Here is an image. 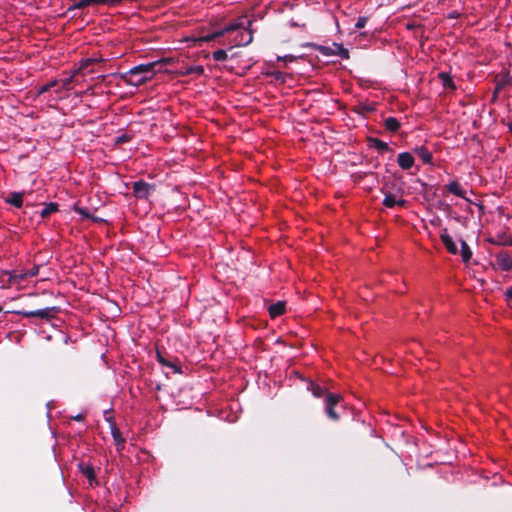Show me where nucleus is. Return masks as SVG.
I'll use <instances>...</instances> for the list:
<instances>
[{
    "instance_id": "nucleus-1",
    "label": "nucleus",
    "mask_w": 512,
    "mask_h": 512,
    "mask_svg": "<svg viewBox=\"0 0 512 512\" xmlns=\"http://www.w3.org/2000/svg\"><path fill=\"white\" fill-rule=\"evenodd\" d=\"M157 64L158 62H150L134 66L126 73L121 74V79L129 85L140 86L152 79Z\"/></svg>"
},
{
    "instance_id": "nucleus-2",
    "label": "nucleus",
    "mask_w": 512,
    "mask_h": 512,
    "mask_svg": "<svg viewBox=\"0 0 512 512\" xmlns=\"http://www.w3.org/2000/svg\"><path fill=\"white\" fill-rule=\"evenodd\" d=\"M318 51L324 56H339L342 59L349 58V51L342 44L333 43L331 46H319Z\"/></svg>"
},
{
    "instance_id": "nucleus-3",
    "label": "nucleus",
    "mask_w": 512,
    "mask_h": 512,
    "mask_svg": "<svg viewBox=\"0 0 512 512\" xmlns=\"http://www.w3.org/2000/svg\"><path fill=\"white\" fill-rule=\"evenodd\" d=\"M342 401L340 394L327 393L325 396V412L332 420H338L339 415L335 412L334 406Z\"/></svg>"
},
{
    "instance_id": "nucleus-4",
    "label": "nucleus",
    "mask_w": 512,
    "mask_h": 512,
    "mask_svg": "<svg viewBox=\"0 0 512 512\" xmlns=\"http://www.w3.org/2000/svg\"><path fill=\"white\" fill-rule=\"evenodd\" d=\"M154 190L155 186L153 184L142 180L136 181L133 184V194L139 199H147Z\"/></svg>"
},
{
    "instance_id": "nucleus-5",
    "label": "nucleus",
    "mask_w": 512,
    "mask_h": 512,
    "mask_svg": "<svg viewBox=\"0 0 512 512\" xmlns=\"http://www.w3.org/2000/svg\"><path fill=\"white\" fill-rule=\"evenodd\" d=\"M56 311V307H46L43 309L38 310H31V311H21L19 314H21L24 317L32 318V317H38L41 319H49L53 316V313Z\"/></svg>"
},
{
    "instance_id": "nucleus-6",
    "label": "nucleus",
    "mask_w": 512,
    "mask_h": 512,
    "mask_svg": "<svg viewBox=\"0 0 512 512\" xmlns=\"http://www.w3.org/2000/svg\"><path fill=\"white\" fill-rule=\"evenodd\" d=\"M80 74L79 70L77 68H75L71 75L66 77V78H63V79H59V85H58V89L56 90V92H61V91H69L72 89V83L74 82H77L79 83L78 81V75Z\"/></svg>"
},
{
    "instance_id": "nucleus-7",
    "label": "nucleus",
    "mask_w": 512,
    "mask_h": 512,
    "mask_svg": "<svg viewBox=\"0 0 512 512\" xmlns=\"http://www.w3.org/2000/svg\"><path fill=\"white\" fill-rule=\"evenodd\" d=\"M108 421L110 422L111 435L113 437L114 444L116 446V450L120 453L125 447L126 440L121 435V432L116 427V424L110 419H108Z\"/></svg>"
},
{
    "instance_id": "nucleus-8",
    "label": "nucleus",
    "mask_w": 512,
    "mask_h": 512,
    "mask_svg": "<svg viewBox=\"0 0 512 512\" xmlns=\"http://www.w3.org/2000/svg\"><path fill=\"white\" fill-rule=\"evenodd\" d=\"M414 162V157L410 152H401L398 154L397 163L402 170L411 169Z\"/></svg>"
},
{
    "instance_id": "nucleus-9",
    "label": "nucleus",
    "mask_w": 512,
    "mask_h": 512,
    "mask_svg": "<svg viewBox=\"0 0 512 512\" xmlns=\"http://www.w3.org/2000/svg\"><path fill=\"white\" fill-rule=\"evenodd\" d=\"M406 204V200L402 196H398L394 193H388L385 195L383 200V205L388 208H393L395 206H404Z\"/></svg>"
},
{
    "instance_id": "nucleus-10",
    "label": "nucleus",
    "mask_w": 512,
    "mask_h": 512,
    "mask_svg": "<svg viewBox=\"0 0 512 512\" xmlns=\"http://www.w3.org/2000/svg\"><path fill=\"white\" fill-rule=\"evenodd\" d=\"M496 263L502 271L512 270V258L507 252H500L496 255Z\"/></svg>"
},
{
    "instance_id": "nucleus-11",
    "label": "nucleus",
    "mask_w": 512,
    "mask_h": 512,
    "mask_svg": "<svg viewBox=\"0 0 512 512\" xmlns=\"http://www.w3.org/2000/svg\"><path fill=\"white\" fill-rule=\"evenodd\" d=\"M14 273H15L14 276H15V280H16V289L17 290L25 289L30 282V279H29L25 269H15Z\"/></svg>"
},
{
    "instance_id": "nucleus-12",
    "label": "nucleus",
    "mask_w": 512,
    "mask_h": 512,
    "mask_svg": "<svg viewBox=\"0 0 512 512\" xmlns=\"http://www.w3.org/2000/svg\"><path fill=\"white\" fill-rule=\"evenodd\" d=\"M177 74L179 76H188L191 74H195L197 76H201L204 74V67L202 65H194V66H187L179 69L177 71Z\"/></svg>"
},
{
    "instance_id": "nucleus-13",
    "label": "nucleus",
    "mask_w": 512,
    "mask_h": 512,
    "mask_svg": "<svg viewBox=\"0 0 512 512\" xmlns=\"http://www.w3.org/2000/svg\"><path fill=\"white\" fill-rule=\"evenodd\" d=\"M440 238H441V241L444 244L445 248L451 254L458 253V248H457L455 242L453 241L452 237L447 234L446 230L443 233H441Z\"/></svg>"
},
{
    "instance_id": "nucleus-14",
    "label": "nucleus",
    "mask_w": 512,
    "mask_h": 512,
    "mask_svg": "<svg viewBox=\"0 0 512 512\" xmlns=\"http://www.w3.org/2000/svg\"><path fill=\"white\" fill-rule=\"evenodd\" d=\"M446 188L450 193L454 194L455 196L465 198L466 190L459 182L451 181L446 185Z\"/></svg>"
},
{
    "instance_id": "nucleus-15",
    "label": "nucleus",
    "mask_w": 512,
    "mask_h": 512,
    "mask_svg": "<svg viewBox=\"0 0 512 512\" xmlns=\"http://www.w3.org/2000/svg\"><path fill=\"white\" fill-rule=\"evenodd\" d=\"M79 468L82 471L83 475L88 479L90 485H93V483H97L96 474L94 468L91 465L80 464Z\"/></svg>"
},
{
    "instance_id": "nucleus-16",
    "label": "nucleus",
    "mask_w": 512,
    "mask_h": 512,
    "mask_svg": "<svg viewBox=\"0 0 512 512\" xmlns=\"http://www.w3.org/2000/svg\"><path fill=\"white\" fill-rule=\"evenodd\" d=\"M369 143H370V147L376 149L380 153H384L386 151L392 152V149L389 147L388 143H386L378 138H370Z\"/></svg>"
},
{
    "instance_id": "nucleus-17",
    "label": "nucleus",
    "mask_w": 512,
    "mask_h": 512,
    "mask_svg": "<svg viewBox=\"0 0 512 512\" xmlns=\"http://www.w3.org/2000/svg\"><path fill=\"white\" fill-rule=\"evenodd\" d=\"M414 152L425 164H432V154L425 146L416 147Z\"/></svg>"
},
{
    "instance_id": "nucleus-18",
    "label": "nucleus",
    "mask_w": 512,
    "mask_h": 512,
    "mask_svg": "<svg viewBox=\"0 0 512 512\" xmlns=\"http://www.w3.org/2000/svg\"><path fill=\"white\" fill-rule=\"evenodd\" d=\"M268 311L271 318H276L282 315L285 312V302L278 301L277 303L270 305Z\"/></svg>"
},
{
    "instance_id": "nucleus-19",
    "label": "nucleus",
    "mask_w": 512,
    "mask_h": 512,
    "mask_svg": "<svg viewBox=\"0 0 512 512\" xmlns=\"http://www.w3.org/2000/svg\"><path fill=\"white\" fill-rule=\"evenodd\" d=\"M6 202L20 208L23 204V194L18 192H12L9 194L8 198L6 199Z\"/></svg>"
},
{
    "instance_id": "nucleus-20",
    "label": "nucleus",
    "mask_w": 512,
    "mask_h": 512,
    "mask_svg": "<svg viewBox=\"0 0 512 512\" xmlns=\"http://www.w3.org/2000/svg\"><path fill=\"white\" fill-rule=\"evenodd\" d=\"M98 61L99 60L97 58H87V59L82 60L80 62V64L77 67V69L79 70L80 73H84L85 71H87L88 73H91V72H93V70L89 69V67L94 65Z\"/></svg>"
},
{
    "instance_id": "nucleus-21",
    "label": "nucleus",
    "mask_w": 512,
    "mask_h": 512,
    "mask_svg": "<svg viewBox=\"0 0 512 512\" xmlns=\"http://www.w3.org/2000/svg\"><path fill=\"white\" fill-rule=\"evenodd\" d=\"M156 357H157V361L162 366L170 368L174 373H180V368L177 365H175L173 362L165 359L164 356L159 351H157Z\"/></svg>"
},
{
    "instance_id": "nucleus-22",
    "label": "nucleus",
    "mask_w": 512,
    "mask_h": 512,
    "mask_svg": "<svg viewBox=\"0 0 512 512\" xmlns=\"http://www.w3.org/2000/svg\"><path fill=\"white\" fill-rule=\"evenodd\" d=\"M239 28H240V24L238 22L230 23L226 27H224L223 29H220V30H217V31L213 32L214 38L215 39L219 38V37L223 36L225 33H228V32H231V31H235V30H237Z\"/></svg>"
},
{
    "instance_id": "nucleus-23",
    "label": "nucleus",
    "mask_w": 512,
    "mask_h": 512,
    "mask_svg": "<svg viewBox=\"0 0 512 512\" xmlns=\"http://www.w3.org/2000/svg\"><path fill=\"white\" fill-rule=\"evenodd\" d=\"M385 128L390 132H396L400 128V122L395 117H388L384 121Z\"/></svg>"
},
{
    "instance_id": "nucleus-24",
    "label": "nucleus",
    "mask_w": 512,
    "mask_h": 512,
    "mask_svg": "<svg viewBox=\"0 0 512 512\" xmlns=\"http://www.w3.org/2000/svg\"><path fill=\"white\" fill-rule=\"evenodd\" d=\"M489 242L496 245L510 246L512 245V238L507 235H498L496 238L489 239Z\"/></svg>"
},
{
    "instance_id": "nucleus-25",
    "label": "nucleus",
    "mask_w": 512,
    "mask_h": 512,
    "mask_svg": "<svg viewBox=\"0 0 512 512\" xmlns=\"http://www.w3.org/2000/svg\"><path fill=\"white\" fill-rule=\"evenodd\" d=\"M461 244V256H462V260L464 262H468L471 257H472V252L470 250V247L469 245L466 243V241L464 240H461L460 242Z\"/></svg>"
},
{
    "instance_id": "nucleus-26",
    "label": "nucleus",
    "mask_w": 512,
    "mask_h": 512,
    "mask_svg": "<svg viewBox=\"0 0 512 512\" xmlns=\"http://www.w3.org/2000/svg\"><path fill=\"white\" fill-rule=\"evenodd\" d=\"M58 210V205L56 203H49L47 204L42 211L40 212L42 217H47L48 215L56 212Z\"/></svg>"
},
{
    "instance_id": "nucleus-27",
    "label": "nucleus",
    "mask_w": 512,
    "mask_h": 512,
    "mask_svg": "<svg viewBox=\"0 0 512 512\" xmlns=\"http://www.w3.org/2000/svg\"><path fill=\"white\" fill-rule=\"evenodd\" d=\"M253 40L252 32H242L241 33V39L237 41V45H248Z\"/></svg>"
},
{
    "instance_id": "nucleus-28",
    "label": "nucleus",
    "mask_w": 512,
    "mask_h": 512,
    "mask_svg": "<svg viewBox=\"0 0 512 512\" xmlns=\"http://www.w3.org/2000/svg\"><path fill=\"white\" fill-rule=\"evenodd\" d=\"M212 57L215 61H225L228 58V54L226 50L218 49L213 52Z\"/></svg>"
},
{
    "instance_id": "nucleus-29",
    "label": "nucleus",
    "mask_w": 512,
    "mask_h": 512,
    "mask_svg": "<svg viewBox=\"0 0 512 512\" xmlns=\"http://www.w3.org/2000/svg\"><path fill=\"white\" fill-rule=\"evenodd\" d=\"M14 270H10L8 276L6 277L7 281L4 282L5 289L16 288V280H15Z\"/></svg>"
},
{
    "instance_id": "nucleus-30",
    "label": "nucleus",
    "mask_w": 512,
    "mask_h": 512,
    "mask_svg": "<svg viewBox=\"0 0 512 512\" xmlns=\"http://www.w3.org/2000/svg\"><path fill=\"white\" fill-rule=\"evenodd\" d=\"M311 391H312V394L317 398L324 396L326 393L325 388H323L319 385H314V384H311Z\"/></svg>"
},
{
    "instance_id": "nucleus-31",
    "label": "nucleus",
    "mask_w": 512,
    "mask_h": 512,
    "mask_svg": "<svg viewBox=\"0 0 512 512\" xmlns=\"http://www.w3.org/2000/svg\"><path fill=\"white\" fill-rule=\"evenodd\" d=\"M58 85H59V81H57V80L50 81L47 84H45V85H43L42 87L39 88V94L45 93V92L49 91L51 88H53V87H57L58 88Z\"/></svg>"
},
{
    "instance_id": "nucleus-32",
    "label": "nucleus",
    "mask_w": 512,
    "mask_h": 512,
    "mask_svg": "<svg viewBox=\"0 0 512 512\" xmlns=\"http://www.w3.org/2000/svg\"><path fill=\"white\" fill-rule=\"evenodd\" d=\"M512 83V78H509L508 76L503 77L497 84L496 91L497 93L500 89H502L505 85H509Z\"/></svg>"
},
{
    "instance_id": "nucleus-33",
    "label": "nucleus",
    "mask_w": 512,
    "mask_h": 512,
    "mask_svg": "<svg viewBox=\"0 0 512 512\" xmlns=\"http://www.w3.org/2000/svg\"><path fill=\"white\" fill-rule=\"evenodd\" d=\"M91 0H79L73 4V8L75 9H83L85 7L91 6Z\"/></svg>"
},
{
    "instance_id": "nucleus-34",
    "label": "nucleus",
    "mask_w": 512,
    "mask_h": 512,
    "mask_svg": "<svg viewBox=\"0 0 512 512\" xmlns=\"http://www.w3.org/2000/svg\"><path fill=\"white\" fill-rule=\"evenodd\" d=\"M10 270H0V289H5L4 282L7 281L6 277L8 276Z\"/></svg>"
},
{
    "instance_id": "nucleus-35",
    "label": "nucleus",
    "mask_w": 512,
    "mask_h": 512,
    "mask_svg": "<svg viewBox=\"0 0 512 512\" xmlns=\"http://www.w3.org/2000/svg\"><path fill=\"white\" fill-rule=\"evenodd\" d=\"M29 279L35 277L36 275H38L39 273V266L38 265H34L32 268L30 269H25Z\"/></svg>"
},
{
    "instance_id": "nucleus-36",
    "label": "nucleus",
    "mask_w": 512,
    "mask_h": 512,
    "mask_svg": "<svg viewBox=\"0 0 512 512\" xmlns=\"http://www.w3.org/2000/svg\"><path fill=\"white\" fill-rule=\"evenodd\" d=\"M368 21V18L365 17V16H361L357 19L356 23H355V28L357 29H362L365 27L366 23Z\"/></svg>"
},
{
    "instance_id": "nucleus-37",
    "label": "nucleus",
    "mask_w": 512,
    "mask_h": 512,
    "mask_svg": "<svg viewBox=\"0 0 512 512\" xmlns=\"http://www.w3.org/2000/svg\"><path fill=\"white\" fill-rule=\"evenodd\" d=\"M212 40H215L214 34L213 33H209V34H207L205 36L199 37L195 41H198V42H210Z\"/></svg>"
},
{
    "instance_id": "nucleus-38",
    "label": "nucleus",
    "mask_w": 512,
    "mask_h": 512,
    "mask_svg": "<svg viewBox=\"0 0 512 512\" xmlns=\"http://www.w3.org/2000/svg\"><path fill=\"white\" fill-rule=\"evenodd\" d=\"M74 209L77 213L81 214L82 216L86 218L90 217V213L86 208L75 207Z\"/></svg>"
},
{
    "instance_id": "nucleus-39",
    "label": "nucleus",
    "mask_w": 512,
    "mask_h": 512,
    "mask_svg": "<svg viewBox=\"0 0 512 512\" xmlns=\"http://www.w3.org/2000/svg\"><path fill=\"white\" fill-rule=\"evenodd\" d=\"M278 60H283L285 62H293L296 60V57L294 55H285L283 57H278Z\"/></svg>"
},
{
    "instance_id": "nucleus-40",
    "label": "nucleus",
    "mask_w": 512,
    "mask_h": 512,
    "mask_svg": "<svg viewBox=\"0 0 512 512\" xmlns=\"http://www.w3.org/2000/svg\"><path fill=\"white\" fill-rule=\"evenodd\" d=\"M440 77L443 79L444 86H448L451 84V80L448 78V76L446 74L441 73Z\"/></svg>"
},
{
    "instance_id": "nucleus-41",
    "label": "nucleus",
    "mask_w": 512,
    "mask_h": 512,
    "mask_svg": "<svg viewBox=\"0 0 512 512\" xmlns=\"http://www.w3.org/2000/svg\"><path fill=\"white\" fill-rule=\"evenodd\" d=\"M92 5L109 4V0H91Z\"/></svg>"
},
{
    "instance_id": "nucleus-42",
    "label": "nucleus",
    "mask_w": 512,
    "mask_h": 512,
    "mask_svg": "<svg viewBox=\"0 0 512 512\" xmlns=\"http://www.w3.org/2000/svg\"><path fill=\"white\" fill-rule=\"evenodd\" d=\"M505 296H506L507 300L512 299V286L506 290Z\"/></svg>"
},
{
    "instance_id": "nucleus-43",
    "label": "nucleus",
    "mask_w": 512,
    "mask_h": 512,
    "mask_svg": "<svg viewBox=\"0 0 512 512\" xmlns=\"http://www.w3.org/2000/svg\"><path fill=\"white\" fill-rule=\"evenodd\" d=\"M72 419L75 421H82L84 419V415L79 413V414L73 416Z\"/></svg>"
},
{
    "instance_id": "nucleus-44",
    "label": "nucleus",
    "mask_w": 512,
    "mask_h": 512,
    "mask_svg": "<svg viewBox=\"0 0 512 512\" xmlns=\"http://www.w3.org/2000/svg\"><path fill=\"white\" fill-rule=\"evenodd\" d=\"M274 75H275V78H276L277 80L284 81V75H283V73H281V72H276Z\"/></svg>"
},
{
    "instance_id": "nucleus-45",
    "label": "nucleus",
    "mask_w": 512,
    "mask_h": 512,
    "mask_svg": "<svg viewBox=\"0 0 512 512\" xmlns=\"http://www.w3.org/2000/svg\"><path fill=\"white\" fill-rule=\"evenodd\" d=\"M508 127H509V130H510V131H511V133H512V124H509V125H508Z\"/></svg>"
}]
</instances>
